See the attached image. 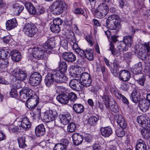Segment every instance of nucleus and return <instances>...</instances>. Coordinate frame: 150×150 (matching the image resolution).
Returning a JSON list of instances; mask_svg holds the SVG:
<instances>
[{
  "instance_id": "obj_12",
  "label": "nucleus",
  "mask_w": 150,
  "mask_h": 150,
  "mask_svg": "<svg viewBox=\"0 0 150 150\" xmlns=\"http://www.w3.org/2000/svg\"><path fill=\"white\" fill-rule=\"evenodd\" d=\"M27 90V95L28 96V102H29V105L31 104L30 101L33 103V105H31L32 108H34L36 106L39 101V99L38 98L36 99L32 98L33 95V91L29 88H26Z\"/></svg>"
},
{
  "instance_id": "obj_60",
  "label": "nucleus",
  "mask_w": 150,
  "mask_h": 150,
  "mask_svg": "<svg viewBox=\"0 0 150 150\" xmlns=\"http://www.w3.org/2000/svg\"><path fill=\"white\" fill-rule=\"evenodd\" d=\"M61 45L62 47L65 49H67L68 48V41L66 40H64L60 42Z\"/></svg>"
},
{
  "instance_id": "obj_63",
  "label": "nucleus",
  "mask_w": 150,
  "mask_h": 150,
  "mask_svg": "<svg viewBox=\"0 0 150 150\" xmlns=\"http://www.w3.org/2000/svg\"><path fill=\"white\" fill-rule=\"evenodd\" d=\"M132 53L131 52H127L125 54L124 56V59L125 60H127L131 58Z\"/></svg>"
},
{
  "instance_id": "obj_50",
  "label": "nucleus",
  "mask_w": 150,
  "mask_h": 150,
  "mask_svg": "<svg viewBox=\"0 0 150 150\" xmlns=\"http://www.w3.org/2000/svg\"><path fill=\"white\" fill-rule=\"evenodd\" d=\"M83 137H84L85 141L88 143L91 142L93 139L92 136L88 133L85 134Z\"/></svg>"
},
{
  "instance_id": "obj_7",
  "label": "nucleus",
  "mask_w": 150,
  "mask_h": 150,
  "mask_svg": "<svg viewBox=\"0 0 150 150\" xmlns=\"http://www.w3.org/2000/svg\"><path fill=\"white\" fill-rule=\"evenodd\" d=\"M42 79V76L39 73L37 72H35L30 75L28 82L32 86H36L40 83Z\"/></svg>"
},
{
  "instance_id": "obj_9",
  "label": "nucleus",
  "mask_w": 150,
  "mask_h": 150,
  "mask_svg": "<svg viewBox=\"0 0 150 150\" xmlns=\"http://www.w3.org/2000/svg\"><path fill=\"white\" fill-rule=\"evenodd\" d=\"M136 53L138 57L142 60H145L146 59L147 57L145 49L142 45H137L135 47Z\"/></svg>"
},
{
  "instance_id": "obj_31",
  "label": "nucleus",
  "mask_w": 150,
  "mask_h": 150,
  "mask_svg": "<svg viewBox=\"0 0 150 150\" xmlns=\"http://www.w3.org/2000/svg\"><path fill=\"white\" fill-rule=\"evenodd\" d=\"M123 42L127 47H130L133 43L132 36L128 35L124 36L123 38Z\"/></svg>"
},
{
  "instance_id": "obj_55",
  "label": "nucleus",
  "mask_w": 150,
  "mask_h": 150,
  "mask_svg": "<svg viewBox=\"0 0 150 150\" xmlns=\"http://www.w3.org/2000/svg\"><path fill=\"white\" fill-rule=\"evenodd\" d=\"M45 8L43 7L39 6L36 10V13L38 15L43 14L45 12Z\"/></svg>"
},
{
  "instance_id": "obj_26",
  "label": "nucleus",
  "mask_w": 150,
  "mask_h": 150,
  "mask_svg": "<svg viewBox=\"0 0 150 150\" xmlns=\"http://www.w3.org/2000/svg\"><path fill=\"white\" fill-rule=\"evenodd\" d=\"M147 147L145 142L141 139H138L136 146V150H146Z\"/></svg>"
},
{
  "instance_id": "obj_6",
  "label": "nucleus",
  "mask_w": 150,
  "mask_h": 150,
  "mask_svg": "<svg viewBox=\"0 0 150 150\" xmlns=\"http://www.w3.org/2000/svg\"><path fill=\"white\" fill-rule=\"evenodd\" d=\"M51 73L52 74L55 81L57 83H66L68 79L65 76L64 72L60 70L53 71Z\"/></svg>"
},
{
  "instance_id": "obj_52",
  "label": "nucleus",
  "mask_w": 150,
  "mask_h": 150,
  "mask_svg": "<svg viewBox=\"0 0 150 150\" xmlns=\"http://www.w3.org/2000/svg\"><path fill=\"white\" fill-rule=\"evenodd\" d=\"M118 4L119 7L122 9L125 6H128V5L125 0H119Z\"/></svg>"
},
{
  "instance_id": "obj_64",
  "label": "nucleus",
  "mask_w": 150,
  "mask_h": 150,
  "mask_svg": "<svg viewBox=\"0 0 150 150\" xmlns=\"http://www.w3.org/2000/svg\"><path fill=\"white\" fill-rule=\"evenodd\" d=\"M93 150H102L100 146L98 144L95 143L92 145Z\"/></svg>"
},
{
  "instance_id": "obj_44",
  "label": "nucleus",
  "mask_w": 150,
  "mask_h": 150,
  "mask_svg": "<svg viewBox=\"0 0 150 150\" xmlns=\"http://www.w3.org/2000/svg\"><path fill=\"white\" fill-rule=\"evenodd\" d=\"M74 12L76 14L82 15L86 18H87L88 17V15L86 13H85L84 11L81 8H77L75 9L74 11Z\"/></svg>"
},
{
  "instance_id": "obj_40",
  "label": "nucleus",
  "mask_w": 150,
  "mask_h": 150,
  "mask_svg": "<svg viewBox=\"0 0 150 150\" xmlns=\"http://www.w3.org/2000/svg\"><path fill=\"white\" fill-rule=\"evenodd\" d=\"M142 69V63L140 62L134 65L133 70L138 73H140Z\"/></svg>"
},
{
  "instance_id": "obj_5",
  "label": "nucleus",
  "mask_w": 150,
  "mask_h": 150,
  "mask_svg": "<svg viewBox=\"0 0 150 150\" xmlns=\"http://www.w3.org/2000/svg\"><path fill=\"white\" fill-rule=\"evenodd\" d=\"M23 31L25 34L31 37L34 36L36 33L37 29L35 25L31 23H25L23 26Z\"/></svg>"
},
{
  "instance_id": "obj_28",
  "label": "nucleus",
  "mask_w": 150,
  "mask_h": 150,
  "mask_svg": "<svg viewBox=\"0 0 150 150\" xmlns=\"http://www.w3.org/2000/svg\"><path fill=\"white\" fill-rule=\"evenodd\" d=\"M130 98L133 102L137 103L140 100V95L139 92L134 90L130 95Z\"/></svg>"
},
{
  "instance_id": "obj_27",
  "label": "nucleus",
  "mask_w": 150,
  "mask_h": 150,
  "mask_svg": "<svg viewBox=\"0 0 150 150\" xmlns=\"http://www.w3.org/2000/svg\"><path fill=\"white\" fill-rule=\"evenodd\" d=\"M73 110L77 114L82 113L84 110L83 106L81 104L76 103L73 105Z\"/></svg>"
},
{
  "instance_id": "obj_33",
  "label": "nucleus",
  "mask_w": 150,
  "mask_h": 150,
  "mask_svg": "<svg viewBox=\"0 0 150 150\" xmlns=\"http://www.w3.org/2000/svg\"><path fill=\"white\" fill-rule=\"evenodd\" d=\"M20 96L21 98L24 101H27L28 104L29 103H28V96L27 95V90L26 88L22 89L19 92Z\"/></svg>"
},
{
  "instance_id": "obj_48",
  "label": "nucleus",
  "mask_w": 150,
  "mask_h": 150,
  "mask_svg": "<svg viewBox=\"0 0 150 150\" xmlns=\"http://www.w3.org/2000/svg\"><path fill=\"white\" fill-rule=\"evenodd\" d=\"M124 128H119L116 130V134L119 137H122L125 135V132L123 131Z\"/></svg>"
},
{
  "instance_id": "obj_2",
  "label": "nucleus",
  "mask_w": 150,
  "mask_h": 150,
  "mask_svg": "<svg viewBox=\"0 0 150 150\" xmlns=\"http://www.w3.org/2000/svg\"><path fill=\"white\" fill-rule=\"evenodd\" d=\"M105 23L103 24L106 27H108L111 30H118L120 27V22L121 20L118 16L115 14L110 16L107 20H104Z\"/></svg>"
},
{
  "instance_id": "obj_39",
  "label": "nucleus",
  "mask_w": 150,
  "mask_h": 150,
  "mask_svg": "<svg viewBox=\"0 0 150 150\" xmlns=\"http://www.w3.org/2000/svg\"><path fill=\"white\" fill-rule=\"evenodd\" d=\"M76 128V125L74 123L71 122L68 125L67 130L69 132L72 133L75 131Z\"/></svg>"
},
{
  "instance_id": "obj_51",
  "label": "nucleus",
  "mask_w": 150,
  "mask_h": 150,
  "mask_svg": "<svg viewBox=\"0 0 150 150\" xmlns=\"http://www.w3.org/2000/svg\"><path fill=\"white\" fill-rule=\"evenodd\" d=\"M54 150H66V148L61 144L59 143L56 144L54 149Z\"/></svg>"
},
{
  "instance_id": "obj_4",
  "label": "nucleus",
  "mask_w": 150,
  "mask_h": 150,
  "mask_svg": "<svg viewBox=\"0 0 150 150\" xmlns=\"http://www.w3.org/2000/svg\"><path fill=\"white\" fill-rule=\"evenodd\" d=\"M109 11V8L107 4L105 3L100 4L95 12V15L99 18H101L105 16Z\"/></svg>"
},
{
  "instance_id": "obj_38",
  "label": "nucleus",
  "mask_w": 150,
  "mask_h": 150,
  "mask_svg": "<svg viewBox=\"0 0 150 150\" xmlns=\"http://www.w3.org/2000/svg\"><path fill=\"white\" fill-rule=\"evenodd\" d=\"M80 81L81 87H89L92 84V79L85 80L84 81Z\"/></svg>"
},
{
  "instance_id": "obj_42",
  "label": "nucleus",
  "mask_w": 150,
  "mask_h": 150,
  "mask_svg": "<svg viewBox=\"0 0 150 150\" xmlns=\"http://www.w3.org/2000/svg\"><path fill=\"white\" fill-rule=\"evenodd\" d=\"M9 54V52L5 49L0 50V59L6 58Z\"/></svg>"
},
{
  "instance_id": "obj_20",
  "label": "nucleus",
  "mask_w": 150,
  "mask_h": 150,
  "mask_svg": "<svg viewBox=\"0 0 150 150\" xmlns=\"http://www.w3.org/2000/svg\"><path fill=\"white\" fill-rule=\"evenodd\" d=\"M35 132L36 135L38 137L44 135L46 133V130L44 125L41 124L37 126L35 128Z\"/></svg>"
},
{
  "instance_id": "obj_1",
  "label": "nucleus",
  "mask_w": 150,
  "mask_h": 150,
  "mask_svg": "<svg viewBox=\"0 0 150 150\" xmlns=\"http://www.w3.org/2000/svg\"><path fill=\"white\" fill-rule=\"evenodd\" d=\"M52 44V42L47 41L43 45L42 49L37 47L33 48L32 54H30V57L32 60L34 58L39 60L43 58L44 52H45L49 54L55 53L56 50Z\"/></svg>"
},
{
  "instance_id": "obj_58",
  "label": "nucleus",
  "mask_w": 150,
  "mask_h": 150,
  "mask_svg": "<svg viewBox=\"0 0 150 150\" xmlns=\"http://www.w3.org/2000/svg\"><path fill=\"white\" fill-rule=\"evenodd\" d=\"M145 80V77L144 76H143L141 78H139L137 80L138 83L142 86L144 85Z\"/></svg>"
},
{
  "instance_id": "obj_47",
  "label": "nucleus",
  "mask_w": 150,
  "mask_h": 150,
  "mask_svg": "<svg viewBox=\"0 0 150 150\" xmlns=\"http://www.w3.org/2000/svg\"><path fill=\"white\" fill-rule=\"evenodd\" d=\"M112 103V104L110 106V108L113 112H117L118 111V108L117 105L115 103V101H113Z\"/></svg>"
},
{
  "instance_id": "obj_61",
  "label": "nucleus",
  "mask_w": 150,
  "mask_h": 150,
  "mask_svg": "<svg viewBox=\"0 0 150 150\" xmlns=\"http://www.w3.org/2000/svg\"><path fill=\"white\" fill-rule=\"evenodd\" d=\"M61 144L62 145H64V146H65V147L66 148V147L69 145V142L68 140L67 139H63L61 141Z\"/></svg>"
},
{
  "instance_id": "obj_37",
  "label": "nucleus",
  "mask_w": 150,
  "mask_h": 150,
  "mask_svg": "<svg viewBox=\"0 0 150 150\" xmlns=\"http://www.w3.org/2000/svg\"><path fill=\"white\" fill-rule=\"evenodd\" d=\"M49 116L50 117L51 121L56 120V118L58 116L57 112L54 110H49L48 111Z\"/></svg>"
},
{
  "instance_id": "obj_23",
  "label": "nucleus",
  "mask_w": 150,
  "mask_h": 150,
  "mask_svg": "<svg viewBox=\"0 0 150 150\" xmlns=\"http://www.w3.org/2000/svg\"><path fill=\"white\" fill-rule=\"evenodd\" d=\"M61 123L63 125H66L69 123L71 118L69 113L60 115L59 116Z\"/></svg>"
},
{
  "instance_id": "obj_24",
  "label": "nucleus",
  "mask_w": 150,
  "mask_h": 150,
  "mask_svg": "<svg viewBox=\"0 0 150 150\" xmlns=\"http://www.w3.org/2000/svg\"><path fill=\"white\" fill-rule=\"evenodd\" d=\"M52 75L51 73H48L46 76L45 79V84L48 88L51 87L53 85L54 80Z\"/></svg>"
},
{
  "instance_id": "obj_32",
  "label": "nucleus",
  "mask_w": 150,
  "mask_h": 150,
  "mask_svg": "<svg viewBox=\"0 0 150 150\" xmlns=\"http://www.w3.org/2000/svg\"><path fill=\"white\" fill-rule=\"evenodd\" d=\"M13 7L15 13L18 15H19L24 9L23 6L18 4H16L13 5Z\"/></svg>"
},
{
  "instance_id": "obj_16",
  "label": "nucleus",
  "mask_w": 150,
  "mask_h": 150,
  "mask_svg": "<svg viewBox=\"0 0 150 150\" xmlns=\"http://www.w3.org/2000/svg\"><path fill=\"white\" fill-rule=\"evenodd\" d=\"M72 137L73 144L75 145H79L83 142V136L80 134L74 133Z\"/></svg>"
},
{
  "instance_id": "obj_8",
  "label": "nucleus",
  "mask_w": 150,
  "mask_h": 150,
  "mask_svg": "<svg viewBox=\"0 0 150 150\" xmlns=\"http://www.w3.org/2000/svg\"><path fill=\"white\" fill-rule=\"evenodd\" d=\"M12 74L16 79L20 81L25 80L27 78L26 71L19 68L14 69L12 72Z\"/></svg>"
},
{
  "instance_id": "obj_14",
  "label": "nucleus",
  "mask_w": 150,
  "mask_h": 150,
  "mask_svg": "<svg viewBox=\"0 0 150 150\" xmlns=\"http://www.w3.org/2000/svg\"><path fill=\"white\" fill-rule=\"evenodd\" d=\"M120 79L124 81H127L131 78V74L128 70H123L119 73Z\"/></svg>"
},
{
  "instance_id": "obj_29",
  "label": "nucleus",
  "mask_w": 150,
  "mask_h": 150,
  "mask_svg": "<svg viewBox=\"0 0 150 150\" xmlns=\"http://www.w3.org/2000/svg\"><path fill=\"white\" fill-rule=\"evenodd\" d=\"M25 6L30 14L34 15L36 13V9L31 3L28 2H26L25 3Z\"/></svg>"
},
{
  "instance_id": "obj_18",
  "label": "nucleus",
  "mask_w": 150,
  "mask_h": 150,
  "mask_svg": "<svg viewBox=\"0 0 150 150\" xmlns=\"http://www.w3.org/2000/svg\"><path fill=\"white\" fill-rule=\"evenodd\" d=\"M100 132L101 135L105 137H109L112 133V129L110 126L101 127L100 128Z\"/></svg>"
},
{
  "instance_id": "obj_49",
  "label": "nucleus",
  "mask_w": 150,
  "mask_h": 150,
  "mask_svg": "<svg viewBox=\"0 0 150 150\" xmlns=\"http://www.w3.org/2000/svg\"><path fill=\"white\" fill-rule=\"evenodd\" d=\"M69 100L71 101L74 102L77 98V95L73 92L68 93Z\"/></svg>"
},
{
  "instance_id": "obj_59",
  "label": "nucleus",
  "mask_w": 150,
  "mask_h": 150,
  "mask_svg": "<svg viewBox=\"0 0 150 150\" xmlns=\"http://www.w3.org/2000/svg\"><path fill=\"white\" fill-rule=\"evenodd\" d=\"M48 112H46L44 115L43 117L44 120L47 122H49L51 121L50 117L49 116Z\"/></svg>"
},
{
  "instance_id": "obj_62",
  "label": "nucleus",
  "mask_w": 150,
  "mask_h": 150,
  "mask_svg": "<svg viewBox=\"0 0 150 150\" xmlns=\"http://www.w3.org/2000/svg\"><path fill=\"white\" fill-rule=\"evenodd\" d=\"M56 89L57 90V91L59 93L64 92L65 91V88L64 87L61 86H56Z\"/></svg>"
},
{
  "instance_id": "obj_53",
  "label": "nucleus",
  "mask_w": 150,
  "mask_h": 150,
  "mask_svg": "<svg viewBox=\"0 0 150 150\" xmlns=\"http://www.w3.org/2000/svg\"><path fill=\"white\" fill-rule=\"evenodd\" d=\"M110 47L109 50L111 51L112 54L113 55H116L117 53V50L114 48L113 43L111 42L110 44Z\"/></svg>"
},
{
  "instance_id": "obj_45",
  "label": "nucleus",
  "mask_w": 150,
  "mask_h": 150,
  "mask_svg": "<svg viewBox=\"0 0 150 150\" xmlns=\"http://www.w3.org/2000/svg\"><path fill=\"white\" fill-rule=\"evenodd\" d=\"M50 28L52 31L56 33H59L60 30V26L53 23L51 25Z\"/></svg>"
},
{
  "instance_id": "obj_15",
  "label": "nucleus",
  "mask_w": 150,
  "mask_h": 150,
  "mask_svg": "<svg viewBox=\"0 0 150 150\" xmlns=\"http://www.w3.org/2000/svg\"><path fill=\"white\" fill-rule=\"evenodd\" d=\"M68 93H62L58 95L56 97L57 100L62 104H67L69 100L68 98Z\"/></svg>"
},
{
  "instance_id": "obj_21",
  "label": "nucleus",
  "mask_w": 150,
  "mask_h": 150,
  "mask_svg": "<svg viewBox=\"0 0 150 150\" xmlns=\"http://www.w3.org/2000/svg\"><path fill=\"white\" fill-rule=\"evenodd\" d=\"M115 118L117 123L119 124L121 128H126L127 123L122 116L120 115L117 114L115 116Z\"/></svg>"
},
{
  "instance_id": "obj_43",
  "label": "nucleus",
  "mask_w": 150,
  "mask_h": 150,
  "mask_svg": "<svg viewBox=\"0 0 150 150\" xmlns=\"http://www.w3.org/2000/svg\"><path fill=\"white\" fill-rule=\"evenodd\" d=\"M89 79H91L90 75L88 73L85 72L83 73L81 75L79 80L81 81L89 80Z\"/></svg>"
},
{
  "instance_id": "obj_19",
  "label": "nucleus",
  "mask_w": 150,
  "mask_h": 150,
  "mask_svg": "<svg viewBox=\"0 0 150 150\" xmlns=\"http://www.w3.org/2000/svg\"><path fill=\"white\" fill-rule=\"evenodd\" d=\"M149 105L150 103L145 99H142L139 102V106L143 112H145L149 109Z\"/></svg>"
},
{
  "instance_id": "obj_17",
  "label": "nucleus",
  "mask_w": 150,
  "mask_h": 150,
  "mask_svg": "<svg viewBox=\"0 0 150 150\" xmlns=\"http://www.w3.org/2000/svg\"><path fill=\"white\" fill-rule=\"evenodd\" d=\"M62 56L65 61L69 62H74L76 59L75 55L71 52H68L64 53Z\"/></svg>"
},
{
  "instance_id": "obj_34",
  "label": "nucleus",
  "mask_w": 150,
  "mask_h": 150,
  "mask_svg": "<svg viewBox=\"0 0 150 150\" xmlns=\"http://www.w3.org/2000/svg\"><path fill=\"white\" fill-rule=\"evenodd\" d=\"M113 65L112 73L115 76H116L118 74L119 68L120 67L118 62L115 59L113 61Z\"/></svg>"
},
{
  "instance_id": "obj_36",
  "label": "nucleus",
  "mask_w": 150,
  "mask_h": 150,
  "mask_svg": "<svg viewBox=\"0 0 150 150\" xmlns=\"http://www.w3.org/2000/svg\"><path fill=\"white\" fill-rule=\"evenodd\" d=\"M98 120V118L95 116H91L88 119V123L91 126H94L96 124Z\"/></svg>"
},
{
  "instance_id": "obj_11",
  "label": "nucleus",
  "mask_w": 150,
  "mask_h": 150,
  "mask_svg": "<svg viewBox=\"0 0 150 150\" xmlns=\"http://www.w3.org/2000/svg\"><path fill=\"white\" fill-rule=\"evenodd\" d=\"M80 81L79 79H72L69 82V86L74 90L78 91H81L83 88L81 87Z\"/></svg>"
},
{
  "instance_id": "obj_54",
  "label": "nucleus",
  "mask_w": 150,
  "mask_h": 150,
  "mask_svg": "<svg viewBox=\"0 0 150 150\" xmlns=\"http://www.w3.org/2000/svg\"><path fill=\"white\" fill-rule=\"evenodd\" d=\"M63 23V21L60 18H57L54 19L53 21V23L56 25L59 26L61 25Z\"/></svg>"
},
{
  "instance_id": "obj_35",
  "label": "nucleus",
  "mask_w": 150,
  "mask_h": 150,
  "mask_svg": "<svg viewBox=\"0 0 150 150\" xmlns=\"http://www.w3.org/2000/svg\"><path fill=\"white\" fill-rule=\"evenodd\" d=\"M93 51L91 49L85 50V57L89 61H92L94 59Z\"/></svg>"
},
{
  "instance_id": "obj_46",
  "label": "nucleus",
  "mask_w": 150,
  "mask_h": 150,
  "mask_svg": "<svg viewBox=\"0 0 150 150\" xmlns=\"http://www.w3.org/2000/svg\"><path fill=\"white\" fill-rule=\"evenodd\" d=\"M67 66L66 62L64 61L61 62L59 66V69H60L61 71L63 72L67 71Z\"/></svg>"
},
{
  "instance_id": "obj_56",
  "label": "nucleus",
  "mask_w": 150,
  "mask_h": 150,
  "mask_svg": "<svg viewBox=\"0 0 150 150\" xmlns=\"http://www.w3.org/2000/svg\"><path fill=\"white\" fill-rule=\"evenodd\" d=\"M10 95L12 97L16 98L18 96V93L16 90L14 89H11L10 93Z\"/></svg>"
},
{
  "instance_id": "obj_22",
  "label": "nucleus",
  "mask_w": 150,
  "mask_h": 150,
  "mask_svg": "<svg viewBox=\"0 0 150 150\" xmlns=\"http://www.w3.org/2000/svg\"><path fill=\"white\" fill-rule=\"evenodd\" d=\"M18 25L17 21L15 18L8 20L6 23V29L8 30H10L16 27Z\"/></svg>"
},
{
  "instance_id": "obj_57",
  "label": "nucleus",
  "mask_w": 150,
  "mask_h": 150,
  "mask_svg": "<svg viewBox=\"0 0 150 150\" xmlns=\"http://www.w3.org/2000/svg\"><path fill=\"white\" fill-rule=\"evenodd\" d=\"M21 87V84L15 81L12 84V89H14L16 90L17 89H18Z\"/></svg>"
},
{
  "instance_id": "obj_10",
  "label": "nucleus",
  "mask_w": 150,
  "mask_h": 150,
  "mask_svg": "<svg viewBox=\"0 0 150 150\" xmlns=\"http://www.w3.org/2000/svg\"><path fill=\"white\" fill-rule=\"evenodd\" d=\"M18 127L21 129V127L25 130H28L30 128L31 124L27 117L21 118L20 120L17 122Z\"/></svg>"
},
{
  "instance_id": "obj_3",
  "label": "nucleus",
  "mask_w": 150,
  "mask_h": 150,
  "mask_svg": "<svg viewBox=\"0 0 150 150\" xmlns=\"http://www.w3.org/2000/svg\"><path fill=\"white\" fill-rule=\"evenodd\" d=\"M67 8V5L64 2L62 1H56L52 4L51 10L54 14L58 15L62 13L63 10Z\"/></svg>"
},
{
  "instance_id": "obj_13",
  "label": "nucleus",
  "mask_w": 150,
  "mask_h": 150,
  "mask_svg": "<svg viewBox=\"0 0 150 150\" xmlns=\"http://www.w3.org/2000/svg\"><path fill=\"white\" fill-rule=\"evenodd\" d=\"M137 122L143 127H150V120L147 117L140 115L137 117Z\"/></svg>"
},
{
  "instance_id": "obj_30",
  "label": "nucleus",
  "mask_w": 150,
  "mask_h": 150,
  "mask_svg": "<svg viewBox=\"0 0 150 150\" xmlns=\"http://www.w3.org/2000/svg\"><path fill=\"white\" fill-rule=\"evenodd\" d=\"M17 140L20 148H24L27 146L26 138L25 136L19 137Z\"/></svg>"
},
{
  "instance_id": "obj_41",
  "label": "nucleus",
  "mask_w": 150,
  "mask_h": 150,
  "mask_svg": "<svg viewBox=\"0 0 150 150\" xmlns=\"http://www.w3.org/2000/svg\"><path fill=\"white\" fill-rule=\"evenodd\" d=\"M141 132L144 138L147 139L150 137V133L144 127L141 129Z\"/></svg>"
},
{
  "instance_id": "obj_25",
  "label": "nucleus",
  "mask_w": 150,
  "mask_h": 150,
  "mask_svg": "<svg viewBox=\"0 0 150 150\" xmlns=\"http://www.w3.org/2000/svg\"><path fill=\"white\" fill-rule=\"evenodd\" d=\"M10 54L11 59L14 61L18 62L21 58V54L18 50H13Z\"/></svg>"
}]
</instances>
